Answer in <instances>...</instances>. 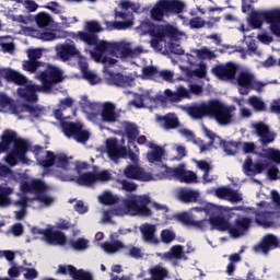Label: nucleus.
<instances>
[{"instance_id": "obj_63", "label": "nucleus", "mask_w": 280, "mask_h": 280, "mask_svg": "<svg viewBox=\"0 0 280 280\" xmlns=\"http://www.w3.org/2000/svg\"><path fill=\"white\" fill-rule=\"evenodd\" d=\"M191 210L196 211L197 213L206 212L207 214H214L217 211V206L207 205L205 206V208L196 207V208H192Z\"/></svg>"}, {"instance_id": "obj_4", "label": "nucleus", "mask_w": 280, "mask_h": 280, "mask_svg": "<svg viewBox=\"0 0 280 280\" xmlns=\"http://www.w3.org/2000/svg\"><path fill=\"white\" fill-rule=\"evenodd\" d=\"M122 202L127 213H130L131 215H151V210L148 208V206L151 203V198L148 195H135L130 198H125Z\"/></svg>"}, {"instance_id": "obj_37", "label": "nucleus", "mask_w": 280, "mask_h": 280, "mask_svg": "<svg viewBox=\"0 0 280 280\" xmlns=\"http://www.w3.org/2000/svg\"><path fill=\"white\" fill-rule=\"evenodd\" d=\"M13 194V189L8 186H0V207L5 208L12 205L11 196Z\"/></svg>"}, {"instance_id": "obj_13", "label": "nucleus", "mask_w": 280, "mask_h": 280, "mask_svg": "<svg viewBox=\"0 0 280 280\" xmlns=\"http://www.w3.org/2000/svg\"><path fill=\"white\" fill-rule=\"evenodd\" d=\"M57 57L62 62H68L72 58H81L82 55L74 44H61L57 46Z\"/></svg>"}, {"instance_id": "obj_31", "label": "nucleus", "mask_w": 280, "mask_h": 280, "mask_svg": "<svg viewBox=\"0 0 280 280\" xmlns=\"http://www.w3.org/2000/svg\"><path fill=\"white\" fill-rule=\"evenodd\" d=\"M19 142H24L26 147L31 148V144L28 143L27 140L16 138V133L13 130H4L1 136V143L5 144H13V147L16 145Z\"/></svg>"}, {"instance_id": "obj_46", "label": "nucleus", "mask_w": 280, "mask_h": 280, "mask_svg": "<svg viewBox=\"0 0 280 280\" xmlns=\"http://www.w3.org/2000/svg\"><path fill=\"white\" fill-rule=\"evenodd\" d=\"M164 257H166L167 259H176V260L183 259L184 258L183 246L180 245L172 246L171 252H167L166 254H164Z\"/></svg>"}, {"instance_id": "obj_57", "label": "nucleus", "mask_w": 280, "mask_h": 280, "mask_svg": "<svg viewBox=\"0 0 280 280\" xmlns=\"http://www.w3.org/2000/svg\"><path fill=\"white\" fill-rule=\"evenodd\" d=\"M71 139L77 141L78 143L85 144L86 141H89V139H90V132L88 130L83 129V130L74 133L73 136H71Z\"/></svg>"}, {"instance_id": "obj_50", "label": "nucleus", "mask_w": 280, "mask_h": 280, "mask_svg": "<svg viewBox=\"0 0 280 280\" xmlns=\"http://www.w3.org/2000/svg\"><path fill=\"white\" fill-rule=\"evenodd\" d=\"M248 104L256 112H267V105L258 96H252L248 98Z\"/></svg>"}, {"instance_id": "obj_27", "label": "nucleus", "mask_w": 280, "mask_h": 280, "mask_svg": "<svg viewBox=\"0 0 280 280\" xmlns=\"http://www.w3.org/2000/svg\"><path fill=\"white\" fill-rule=\"evenodd\" d=\"M150 148L154 149V151L147 153L148 162L154 164L159 163L160 165H163V156H165V149L158 144H150Z\"/></svg>"}, {"instance_id": "obj_58", "label": "nucleus", "mask_w": 280, "mask_h": 280, "mask_svg": "<svg viewBox=\"0 0 280 280\" xmlns=\"http://www.w3.org/2000/svg\"><path fill=\"white\" fill-rule=\"evenodd\" d=\"M71 278H73V280H94L93 273L84 269H79Z\"/></svg>"}, {"instance_id": "obj_44", "label": "nucleus", "mask_w": 280, "mask_h": 280, "mask_svg": "<svg viewBox=\"0 0 280 280\" xmlns=\"http://www.w3.org/2000/svg\"><path fill=\"white\" fill-rule=\"evenodd\" d=\"M192 52H195L196 57L199 58V60H212L217 57L215 52L208 49L207 46L201 47L200 49H196Z\"/></svg>"}, {"instance_id": "obj_34", "label": "nucleus", "mask_w": 280, "mask_h": 280, "mask_svg": "<svg viewBox=\"0 0 280 280\" xmlns=\"http://www.w3.org/2000/svg\"><path fill=\"white\" fill-rule=\"evenodd\" d=\"M102 248L107 254L114 255V254H116L117 252H119L121 249H127V246L121 241L114 240L113 242H105V243H103L102 244Z\"/></svg>"}, {"instance_id": "obj_26", "label": "nucleus", "mask_w": 280, "mask_h": 280, "mask_svg": "<svg viewBox=\"0 0 280 280\" xmlns=\"http://www.w3.org/2000/svg\"><path fill=\"white\" fill-rule=\"evenodd\" d=\"M256 135L260 138L261 144L266 145L273 141V137L269 133V127L264 122H257L253 125Z\"/></svg>"}, {"instance_id": "obj_35", "label": "nucleus", "mask_w": 280, "mask_h": 280, "mask_svg": "<svg viewBox=\"0 0 280 280\" xmlns=\"http://www.w3.org/2000/svg\"><path fill=\"white\" fill-rule=\"evenodd\" d=\"M178 197L185 205L195 203L198 202L199 192L192 189H182Z\"/></svg>"}, {"instance_id": "obj_8", "label": "nucleus", "mask_w": 280, "mask_h": 280, "mask_svg": "<svg viewBox=\"0 0 280 280\" xmlns=\"http://www.w3.org/2000/svg\"><path fill=\"white\" fill-rule=\"evenodd\" d=\"M238 72V66L232 61L225 65H217L212 68V74L221 81L235 80L236 73Z\"/></svg>"}, {"instance_id": "obj_21", "label": "nucleus", "mask_w": 280, "mask_h": 280, "mask_svg": "<svg viewBox=\"0 0 280 280\" xmlns=\"http://www.w3.org/2000/svg\"><path fill=\"white\" fill-rule=\"evenodd\" d=\"M269 167V162H256L253 163L250 156L247 158L244 162V171L247 175H257L261 174Z\"/></svg>"}, {"instance_id": "obj_51", "label": "nucleus", "mask_w": 280, "mask_h": 280, "mask_svg": "<svg viewBox=\"0 0 280 280\" xmlns=\"http://www.w3.org/2000/svg\"><path fill=\"white\" fill-rule=\"evenodd\" d=\"M23 67L26 72L36 73V71H38L40 67H45V63L37 60H28L24 61Z\"/></svg>"}, {"instance_id": "obj_7", "label": "nucleus", "mask_w": 280, "mask_h": 280, "mask_svg": "<svg viewBox=\"0 0 280 280\" xmlns=\"http://www.w3.org/2000/svg\"><path fill=\"white\" fill-rule=\"evenodd\" d=\"M38 80L42 82L43 91L49 92L54 84L62 82V71L60 68L49 65L46 70L38 73Z\"/></svg>"}, {"instance_id": "obj_43", "label": "nucleus", "mask_w": 280, "mask_h": 280, "mask_svg": "<svg viewBox=\"0 0 280 280\" xmlns=\"http://www.w3.org/2000/svg\"><path fill=\"white\" fill-rule=\"evenodd\" d=\"M262 159H268L276 165H280V151L273 148H269L265 153H260Z\"/></svg>"}, {"instance_id": "obj_9", "label": "nucleus", "mask_w": 280, "mask_h": 280, "mask_svg": "<svg viewBox=\"0 0 280 280\" xmlns=\"http://www.w3.org/2000/svg\"><path fill=\"white\" fill-rule=\"evenodd\" d=\"M124 177L130 180L147 183L153 180V175L145 172L141 166L130 164L124 168Z\"/></svg>"}, {"instance_id": "obj_14", "label": "nucleus", "mask_w": 280, "mask_h": 280, "mask_svg": "<svg viewBox=\"0 0 280 280\" xmlns=\"http://www.w3.org/2000/svg\"><path fill=\"white\" fill-rule=\"evenodd\" d=\"M279 248V238L275 234H266L262 236L260 244L254 246V252H261L262 255H268L269 252Z\"/></svg>"}, {"instance_id": "obj_42", "label": "nucleus", "mask_w": 280, "mask_h": 280, "mask_svg": "<svg viewBox=\"0 0 280 280\" xmlns=\"http://www.w3.org/2000/svg\"><path fill=\"white\" fill-rule=\"evenodd\" d=\"M124 131L126 132L128 142L133 143L135 141H137V138L139 136V129L137 125L127 122L126 127H124Z\"/></svg>"}, {"instance_id": "obj_22", "label": "nucleus", "mask_w": 280, "mask_h": 280, "mask_svg": "<svg viewBox=\"0 0 280 280\" xmlns=\"http://www.w3.org/2000/svg\"><path fill=\"white\" fill-rule=\"evenodd\" d=\"M100 117H102V121L105 124H115L118 119V115L115 112V105L109 102L103 103Z\"/></svg>"}, {"instance_id": "obj_39", "label": "nucleus", "mask_w": 280, "mask_h": 280, "mask_svg": "<svg viewBox=\"0 0 280 280\" xmlns=\"http://www.w3.org/2000/svg\"><path fill=\"white\" fill-rule=\"evenodd\" d=\"M96 182L97 180L93 172L83 173L82 175H79V177L77 178V183L79 186L90 187L93 186Z\"/></svg>"}, {"instance_id": "obj_15", "label": "nucleus", "mask_w": 280, "mask_h": 280, "mask_svg": "<svg viewBox=\"0 0 280 280\" xmlns=\"http://www.w3.org/2000/svg\"><path fill=\"white\" fill-rule=\"evenodd\" d=\"M21 113H28L31 117L38 119L47 115V109L44 106L22 103L20 107L13 108V114L20 115Z\"/></svg>"}, {"instance_id": "obj_24", "label": "nucleus", "mask_w": 280, "mask_h": 280, "mask_svg": "<svg viewBox=\"0 0 280 280\" xmlns=\"http://www.w3.org/2000/svg\"><path fill=\"white\" fill-rule=\"evenodd\" d=\"M266 16V24L269 25L270 33L273 35L280 31V9H272L268 11Z\"/></svg>"}, {"instance_id": "obj_48", "label": "nucleus", "mask_w": 280, "mask_h": 280, "mask_svg": "<svg viewBox=\"0 0 280 280\" xmlns=\"http://www.w3.org/2000/svg\"><path fill=\"white\" fill-rule=\"evenodd\" d=\"M69 245L74 252H84L89 248V241L84 238L70 240Z\"/></svg>"}, {"instance_id": "obj_47", "label": "nucleus", "mask_w": 280, "mask_h": 280, "mask_svg": "<svg viewBox=\"0 0 280 280\" xmlns=\"http://www.w3.org/2000/svg\"><path fill=\"white\" fill-rule=\"evenodd\" d=\"M133 22L131 20H126V21H117V22H107V28H109L110 31L113 30H118V31H122V30H127L132 27Z\"/></svg>"}, {"instance_id": "obj_33", "label": "nucleus", "mask_w": 280, "mask_h": 280, "mask_svg": "<svg viewBox=\"0 0 280 280\" xmlns=\"http://www.w3.org/2000/svg\"><path fill=\"white\" fill-rule=\"evenodd\" d=\"M209 224H211L213 230L220 231V232H230L231 223L223 217H211L209 218Z\"/></svg>"}, {"instance_id": "obj_16", "label": "nucleus", "mask_w": 280, "mask_h": 280, "mask_svg": "<svg viewBox=\"0 0 280 280\" xmlns=\"http://www.w3.org/2000/svg\"><path fill=\"white\" fill-rule=\"evenodd\" d=\"M107 155L112 160L125 159L127 156V148L119 144L116 138L106 140Z\"/></svg>"}, {"instance_id": "obj_56", "label": "nucleus", "mask_w": 280, "mask_h": 280, "mask_svg": "<svg viewBox=\"0 0 280 280\" xmlns=\"http://www.w3.org/2000/svg\"><path fill=\"white\" fill-rule=\"evenodd\" d=\"M85 30H86L85 34H91V35H96L103 31L101 24L97 23L96 21L88 22Z\"/></svg>"}, {"instance_id": "obj_18", "label": "nucleus", "mask_w": 280, "mask_h": 280, "mask_svg": "<svg viewBox=\"0 0 280 280\" xmlns=\"http://www.w3.org/2000/svg\"><path fill=\"white\" fill-rule=\"evenodd\" d=\"M44 91L43 85L30 84L24 89H18V95L26 103H37V92Z\"/></svg>"}, {"instance_id": "obj_61", "label": "nucleus", "mask_w": 280, "mask_h": 280, "mask_svg": "<svg viewBox=\"0 0 280 280\" xmlns=\"http://www.w3.org/2000/svg\"><path fill=\"white\" fill-rule=\"evenodd\" d=\"M36 200L39 203L45 205V207H49L54 203V198L46 195L45 192L36 194Z\"/></svg>"}, {"instance_id": "obj_32", "label": "nucleus", "mask_w": 280, "mask_h": 280, "mask_svg": "<svg viewBox=\"0 0 280 280\" xmlns=\"http://www.w3.org/2000/svg\"><path fill=\"white\" fill-rule=\"evenodd\" d=\"M178 36V30L174 26L166 25V26H160L159 30H156V33L154 34L153 38H160L165 39L167 38H175Z\"/></svg>"}, {"instance_id": "obj_1", "label": "nucleus", "mask_w": 280, "mask_h": 280, "mask_svg": "<svg viewBox=\"0 0 280 280\" xmlns=\"http://www.w3.org/2000/svg\"><path fill=\"white\" fill-rule=\"evenodd\" d=\"M183 110L195 120L203 117H212L220 126H229L233 122L234 106H226L219 100H211L208 103H200L192 106H183Z\"/></svg>"}, {"instance_id": "obj_64", "label": "nucleus", "mask_w": 280, "mask_h": 280, "mask_svg": "<svg viewBox=\"0 0 280 280\" xmlns=\"http://www.w3.org/2000/svg\"><path fill=\"white\" fill-rule=\"evenodd\" d=\"M26 55L28 57V61H37L42 58V49L40 48H34L26 51Z\"/></svg>"}, {"instance_id": "obj_20", "label": "nucleus", "mask_w": 280, "mask_h": 280, "mask_svg": "<svg viewBox=\"0 0 280 280\" xmlns=\"http://www.w3.org/2000/svg\"><path fill=\"white\" fill-rule=\"evenodd\" d=\"M21 190L28 194V192H36V195L44 194L48 190L47 184L40 179H34L31 182H24L21 184Z\"/></svg>"}, {"instance_id": "obj_19", "label": "nucleus", "mask_w": 280, "mask_h": 280, "mask_svg": "<svg viewBox=\"0 0 280 280\" xmlns=\"http://www.w3.org/2000/svg\"><path fill=\"white\" fill-rule=\"evenodd\" d=\"M1 79H4L5 81L15 83L18 85H24L27 83V78L12 70L11 68L0 69V80Z\"/></svg>"}, {"instance_id": "obj_49", "label": "nucleus", "mask_w": 280, "mask_h": 280, "mask_svg": "<svg viewBox=\"0 0 280 280\" xmlns=\"http://www.w3.org/2000/svg\"><path fill=\"white\" fill-rule=\"evenodd\" d=\"M151 280H165L167 278V270L163 267H153L150 269Z\"/></svg>"}, {"instance_id": "obj_59", "label": "nucleus", "mask_w": 280, "mask_h": 280, "mask_svg": "<svg viewBox=\"0 0 280 280\" xmlns=\"http://www.w3.org/2000/svg\"><path fill=\"white\" fill-rule=\"evenodd\" d=\"M206 24H208L209 27H212V23L205 22V20L202 18H192L190 20V28H195V30L203 28Z\"/></svg>"}, {"instance_id": "obj_53", "label": "nucleus", "mask_w": 280, "mask_h": 280, "mask_svg": "<svg viewBox=\"0 0 280 280\" xmlns=\"http://www.w3.org/2000/svg\"><path fill=\"white\" fill-rule=\"evenodd\" d=\"M79 271L80 269H77V267H73L72 265H59L57 271H55V275H70L71 277Z\"/></svg>"}, {"instance_id": "obj_60", "label": "nucleus", "mask_w": 280, "mask_h": 280, "mask_svg": "<svg viewBox=\"0 0 280 280\" xmlns=\"http://www.w3.org/2000/svg\"><path fill=\"white\" fill-rule=\"evenodd\" d=\"M162 168H164V173L166 174V177L168 179L178 177V175L176 174L177 172H180V173L184 172L183 167L171 168V167L166 166L165 164H162Z\"/></svg>"}, {"instance_id": "obj_25", "label": "nucleus", "mask_w": 280, "mask_h": 280, "mask_svg": "<svg viewBox=\"0 0 280 280\" xmlns=\"http://www.w3.org/2000/svg\"><path fill=\"white\" fill-rule=\"evenodd\" d=\"M45 240L52 246H65L68 242V237L63 232L55 231L54 229L46 233Z\"/></svg>"}, {"instance_id": "obj_62", "label": "nucleus", "mask_w": 280, "mask_h": 280, "mask_svg": "<svg viewBox=\"0 0 280 280\" xmlns=\"http://www.w3.org/2000/svg\"><path fill=\"white\" fill-rule=\"evenodd\" d=\"M94 177L96 182H109L113 179V176L108 171L94 173Z\"/></svg>"}, {"instance_id": "obj_52", "label": "nucleus", "mask_w": 280, "mask_h": 280, "mask_svg": "<svg viewBox=\"0 0 280 280\" xmlns=\"http://www.w3.org/2000/svg\"><path fill=\"white\" fill-rule=\"evenodd\" d=\"M161 71L154 66H147L142 68V75L147 79L158 80V75Z\"/></svg>"}, {"instance_id": "obj_55", "label": "nucleus", "mask_w": 280, "mask_h": 280, "mask_svg": "<svg viewBox=\"0 0 280 280\" xmlns=\"http://www.w3.org/2000/svg\"><path fill=\"white\" fill-rule=\"evenodd\" d=\"M49 23H51V18L46 13H39L36 15V24L38 28H47Z\"/></svg>"}, {"instance_id": "obj_5", "label": "nucleus", "mask_w": 280, "mask_h": 280, "mask_svg": "<svg viewBox=\"0 0 280 280\" xmlns=\"http://www.w3.org/2000/svg\"><path fill=\"white\" fill-rule=\"evenodd\" d=\"M31 147H27L24 141L16 142L12 150L8 152L4 156V162L10 167H15L20 163L27 165V152L30 151Z\"/></svg>"}, {"instance_id": "obj_2", "label": "nucleus", "mask_w": 280, "mask_h": 280, "mask_svg": "<svg viewBox=\"0 0 280 280\" xmlns=\"http://www.w3.org/2000/svg\"><path fill=\"white\" fill-rule=\"evenodd\" d=\"M183 11L184 3L179 0H159L155 2L154 8L151 9V20L163 22V19L182 14Z\"/></svg>"}, {"instance_id": "obj_11", "label": "nucleus", "mask_w": 280, "mask_h": 280, "mask_svg": "<svg viewBox=\"0 0 280 280\" xmlns=\"http://www.w3.org/2000/svg\"><path fill=\"white\" fill-rule=\"evenodd\" d=\"M237 91L241 95H248L253 90V83L255 82V75L247 71H241L237 74Z\"/></svg>"}, {"instance_id": "obj_6", "label": "nucleus", "mask_w": 280, "mask_h": 280, "mask_svg": "<svg viewBox=\"0 0 280 280\" xmlns=\"http://www.w3.org/2000/svg\"><path fill=\"white\" fill-rule=\"evenodd\" d=\"M38 164L43 168H51L52 166L62 170V172L70 171V161L66 153H54L52 151H46L44 160H38Z\"/></svg>"}, {"instance_id": "obj_28", "label": "nucleus", "mask_w": 280, "mask_h": 280, "mask_svg": "<svg viewBox=\"0 0 280 280\" xmlns=\"http://www.w3.org/2000/svg\"><path fill=\"white\" fill-rule=\"evenodd\" d=\"M156 121H159V124H162L165 130H174L179 126V120L174 114L159 116L156 117Z\"/></svg>"}, {"instance_id": "obj_41", "label": "nucleus", "mask_w": 280, "mask_h": 280, "mask_svg": "<svg viewBox=\"0 0 280 280\" xmlns=\"http://www.w3.org/2000/svg\"><path fill=\"white\" fill-rule=\"evenodd\" d=\"M98 202L100 205H103V206H114V205H118L119 198L113 195V192L105 191L103 192V195L98 196Z\"/></svg>"}, {"instance_id": "obj_40", "label": "nucleus", "mask_w": 280, "mask_h": 280, "mask_svg": "<svg viewBox=\"0 0 280 280\" xmlns=\"http://www.w3.org/2000/svg\"><path fill=\"white\" fill-rule=\"evenodd\" d=\"M140 31H142V34L150 35L151 37L155 36L158 31L161 28L160 25H155L154 23H151L150 21H143L139 25Z\"/></svg>"}, {"instance_id": "obj_45", "label": "nucleus", "mask_w": 280, "mask_h": 280, "mask_svg": "<svg viewBox=\"0 0 280 280\" xmlns=\"http://www.w3.org/2000/svg\"><path fill=\"white\" fill-rule=\"evenodd\" d=\"M241 145H243V142L230 141L220 148H223V151L225 154H228V156H234L236 153H238Z\"/></svg>"}, {"instance_id": "obj_10", "label": "nucleus", "mask_w": 280, "mask_h": 280, "mask_svg": "<svg viewBox=\"0 0 280 280\" xmlns=\"http://www.w3.org/2000/svg\"><path fill=\"white\" fill-rule=\"evenodd\" d=\"M141 54V47H136L135 49H132L129 47V45L125 43H116L110 56L116 58H137Z\"/></svg>"}, {"instance_id": "obj_23", "label": "nucleus", "mask_w": 280, "mask_h": 280, "mask_svg": "<svg viewBox=\"0 0 280 280\" xmlns=\"http://www.w3.org/2000/svg\"><path fill=\"white\" fill-rule=\"evenodd\" d=\"M59 126H61V131L62 133H65L67 139H72L73 135L84 130V125H82V122L61 120V122H59Z\"/></svg>"}, {"instance_id": "obj_54", "label": "nucleus", "mask_w": 280, "mask_h": 280, "mask_svg": "<svg viewBox=\"0 0 280 280\" xmlns=\"http://www.w3.org/2000/svg\"><path fill=\"white\" fill-rule=\"evenodd\" d=\"M160 237L164 244H171L172 242H174L176 240V234L174 231H172L170 229H164L160 233Z\"/></svg>"}, {"instance_id": "obj_12", "label": "nucleus", "mask_w": 280, "mask_h": 280, "mask_svg": "<svg viewBox=\"0 0 280 280\" xmlns=\"http://www.w3.org/2000/svg\"><path fill=\"white\" fill-rule=\"evenodd\" d=\"M253 220L247 217H242L234 220V225H230V236L238 238L244 235L252 226Z\"/></svg>"}, {"instance_id": "obj_30", "label": "nucleus", "mask_w": 280, "mask_h": 280, "mask_svg": "<svg viewBox=\"0 0 280 280\" xmlns=\"http://www.w3.org/2000/svg\"><path fill=\"white\" fill-rule=\"evenodd\" d=\"M268 11H252L249 13V25L253 28H260L262 23H267Z\"/></svg>"}, {"instance_id": "obj_29", "label": "nucleus", "mask_w": 280, "mask_h": 280, "mask_svg": "<svg viewBox=\"0 0 280 280\" xmlns=\"http://www.w3.org/2000/svg\"><path fill=\"white\" fill-rule=\"evenodd\" d=\"M256 215L255 222L258 226L261 228H271L272 226V212L269 211H255Z\"/></svg>"}, {"instance_id": "obj_3", "label": "nucleus", "mask_w": 280, "mask_h": 280, "mask_svg": "<svg viewBox=\"0 0 280 280\" xmlns=\"http://www.w3.org/2000/svg\"><path fill=\"white\" fill-rule=\"evenodd\" d=\"M77 37L79 38V40H82L86 45L95 47V52H93L95 61H101L102 57H104L105 54H109L110 56L115 46L117 45V43L98 40L97 35L86 34L85 32H78Z\"/></svg>"}, {"instance_id": "obj_38", "label": "nucleus", "mask_w": 280, "mask_h": 280, "mask_svg": "<svg viewBox=\"0 0 280 280\" xmlns=\"http://www.w3.org/2000/svg\"><path fill=\"white\" fill-rule=\"evenodd\" d=\"M176 174L178 176H176L175 178L178 179L180 183H198V176L195 174V172L184 170L183 172H176Z\"/></svg>"}, {"instance_id": "obj_17", "label": "nucleus", "mask_w": 280, "mask_h": 280, "mask_svg": "<svg viewBox=\"0 0 280 280\" xmlns=\"http://www.w3.org/2000/svg\"><path fill=\"white\" fill-rule=\"evenodd\" d=\"M140 234H142V241L152 246H158L161 244V240L158 238L155 232H158V228L154 224L144 223L139 228Z\"/></svg>"}, {"instance_id": "obj_36", "label": "nucleus", "mask_w": 280, "mask_h": 280, "mask_svg": "<svg viewBox=\"0 0 280 280\" xmlns=\"http://www.w3.org/2000/svg\"><path fill=\"white\" fill-rule=\"evenodd\" d=\"M109 84L115 85L116 88L126 89L130 85V79L121 73H112L109 77Z\"/></svg>"}]
</instances>
